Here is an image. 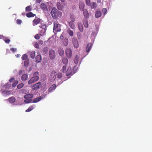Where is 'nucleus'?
Here are the masks:
<instances>
[{
  "mask_svg": "<svg viewBox=\"0 0 152 152\" xmlns=\"http://www.w3.org/2000/svg\"><path fill=\"white\" fill-rule=\"evenodd\" d=\"M40 22V19L37 17H35L33 21L32 24L34 26H36L39 24Z\"/></svg>",
  "mask_w": 152,
  "mask_h": 152,
  "instance_id": "nucleus-7",
  "label": "nucleus"
},
{
  "mask_svg": "<svg viewBox=\"0 0 152 152\" xmlns=\"http://www.w3.org/2000/svg\"><path fill=\"white\" fill-rule=\"evenodd\" d=\"M57 7L58 9L60 10H63L64 7L63 5H61L60 2H58L56 4Z\"/></svg>",
  "mask_w": 152,
  "mask_h": 152,
  "instance_id": "nucleus-16",
  "label": "nucleus"
},
{
  "mask_svg": "<svg viewBox=\"0 0 152 152\" xmlns=\"http://www.w3.org/2000/svg\"><path fill=\"white\" fill-rule=\"evenodd\" d=\"M56 75V72L54 71H53L50 75L51 78L52 80H53L55 79Z\"/></svg>",
  "mask_w": 152,
  "mask_h": 152,
  "instance_id": "nucleus-13",
  "label": "nucleus"
},
{
  "mask_svg": "<svg viewBox=\"0 0 152 152\" xmlns=\"http://www.w3.org/2000/svg\"><path fill=\"white\" fill-rule=\"evenodd\" d=\"M16 23L18 24H20L22 23V21L20 19H17L16 20Z\"/></svg>",
  "mask_w": 152,
  "mask_h": 152,
  "instance_id": "nucleus-52",
  "label": "nucleus"
},
{
  "mask_svg": "<svg viewBox=\"0 0 152 152\" xmlns=\"http://www.w3.org/2000/svg\"><path fill=\"white\" fill-rule=\"evenodd\" d=\"M83 11V14L85 17L86 18H88L89 17V14L88 10L86 9H85Z\"/></svg>",
  "mask_w": 152,
  "mask_h": 152,
  "instance_id": "nucleus-15",
  "label": "nucleus"
},
{
  "mask_svg": "<svg viewBox=\"0 0 152 152\" xmlns=\"http://www.w3.org/2000/svg\"><path fill=\"white\" fill-rule=\"evenodd\" d=\"M69 25L70 27L72 29H74L75 28V26L73 22H69Z\"/></svg>",
  "mask_w": 152,
  "mask_h": 152,
  "instance_id": "nucleus-29",
  "label": "nucleus"
},
{
  "mask_svg": "<svg viewBox=\"0 0 152 152\" xmlns=\"http://www.w3.org/2000/svg\"><path fill=\"white\" fill-rule=\"evenodd\" d=\"M60 0L62 2H64L66 1V0Z\"/></svg>",
  "mask_w": 152,
  "mask_h": 152,
  "instance_id": "nucleus-63",
  "label": "nucleus"
},
{
  "mask_svg": "<svg viewBox=\"0 0 152 152\" xmlns=\"http://www.w3.org/2000/svg\"><path fill=\"white\" fill-rule=\"evenodd\" d=\"M48 48L47 47H45L43 49L42 52L43 54H45L47 53L48 51Z\"/></svg>",
  "mask_w": 152,
  "mask_h": 152,
  "instance_id": "nucleus-38",
  "label": "nucleus"
},
{
  "mask_svg": "<svg viewBox=\"0 0 152 152\" xmlns=\"http://www.w3.org/2000/svg\"><path fill=\"white\" fill-rule=\"evenodd\" d=\"M103 13L104 15H105L107 12V9L106 8H104L102 10Z\"/></svg>",
  "mask_w": 152,
  "mask_h": 152,
  "instance_id": "nucleus-48",
  "label": "nucleus"
},
{
  "mask_svg": "<svg viewBox=\"0 0 152 152\" xmlns=\"http://www.w3.org/2000/svg\"><path fill=\"white\" fill-rule=\"evenodd\" d=\"M76 68H77V67H76V66H74V68H73L74 69H75Z\"/></svg>",
  "mask_w": 152,
  "mask_h": 152,
  "instance_id": "nucleus-64",
  "label": "nucleus"
},
{
  "mask_svg": "<svg viewBox=\"0 0 152 152\" xmlns=\"http://www.w3.org/2000/svg\"><path fill=\"white\" fill-rule=\"evenodd\" d=\"M44 36L43 34H37L34 36V38L37 39H39L41 36Z\"/></svg>",
  "mask_w": 152,
  "mask_h": 152,
  "instance_id": "nucleus-32",
  "label": "nucleus"
},
{
  "mask_svg": "<svg viewBox=\"0 0 152 152\" xmlns=\"http://www.w3.org/2000/svg\"><path fill=\"white\" fill-rule=\"evenodd\" d=\"M5 37L4 36L0 35V39H4Z\"/></svg>",
  "mask_w": 152,
  "mask_h": 152,
  "instance_id": "nucleus-58",
  "label": "nucleus"
},
{
  "mask_svg": "<svg viewBox=\"0 0 152 152\" xmlns=\"http://www.w3.org/2000/svg\"><path fill=\"white\" fill-rule=\"evenodd\" d=\"M58 52L61 56H62L64 53V51L62 48H60L58 50Z\"/></svg>",
  "mask_w": 152,
  "mask_h": 152,
  "instance_id": "nucleus-27",
  "label": "nucleus"
},
{
  "mask_svg": "<svg viewBox=\"0 0 152 152\" xmlns=\"http://www.w3.org/2000/svg\"><path fill=\"white\" fill-rule=\"evenodd\" d=\"M66 65H64L63 66L62 71L63 73L66 72Z\"/></svg>",
  "mask_w": 152,
  "mask_h": 152,
  "instance_id": "nucleus-41",
  "label": "nucleus"
},
{
  "mask_svg": "<svg viewBox=\"0 0 152 152\" xmlns=\"http://www.w3.org/2000/svg\"><path fill=\"white\" fill-rule=\"evenodd\" d=\"M24 86V84L23 83H21L18 84V85L17 87L18 89H20L22 88Z\"/></svg>",
  "mask_w": 152,
  "mask_h": 152,
  "instance_id": "nucleus-40",
  "label": "nucleus"
},
{
  "mask_svg": "<svg viewBox=\"0 0 152 152\" xmlns=\"http://www.w3.org/2000/svg\"><path fill=\"white\" fill-rule=\"evenodd\" d=\"M67 32L70 36L72 37L73 36V32L71 30L69 29L68 30Z\"/></svg>",
  "mask_w": 152,
  "mask_h": 152,
  "instance_id": "nucleus-39",
  "label": "nucleus"
},
{
  "mask_svg": "<svg viewBox=\"0 0 152 152\" xmlns=\"http://www.w3.org/2000/svg\"><path fill=\"white\" fill-rule=\"evenodd\" d=\"M49 57L51 59H54L56 56L55 53L54 51L53 50H50L49 52Z\"/></svg>",
  "mask_w": 152,
  "mask_h": 152,
  "instance_id": "nucleus-5",
  "label": "nucleus"
},
{
  "mask_svg": "<svg viewBox=\"0 0 152 152\" xmlns=\"http://www.w3.org/2000/svg\"><path fill=\"white\" fill-rule=\"evenodd\" d=\"M102 15V13L100 11H96L95 13V18H97L101 16Z\"/></svg>",
  "mask_w": 152,
  "mask_h": 152,
  "instance_id": "nucleus-20",
  "label": "nucleus"
},
{
  "mask_svg": "<svg viewBox=\"0 0 152 152\" xmlns=\"http://www.w3.org/2000/svg\"><path fill=\"white\" fill-rule=\"evenodd\" d=\"M36 62L37 63H39L42 60V57L40 55H37L36 57Z\"/></svg>",
  "mask_w": 152,
  "mask_h": 152,
  "instance_id": "nucleus-19",
  "label": "nucleus"
},
{
  "mask_svg": "<svg viewBox=\"0 0 152 152\" xmlns=\"http://www.w3.org/2000/svg\"><path fill=\"white\" fill-rule=\"evenodd\" d=\"M30 56L32 59L34 58L35 56V51H33L30 52Z\"/></svg>",
  "mask_w": 152,
  "mask_h": 152,
  "instance_id": "nucleus-30",
  "label": "nucleus"
},
{
  "mask_svg": "<svg viewBox=\"0 0 152 152\" xmlns=\"http://www.w3.org/2000/svg\"><path fill=\"white\" fill-rule=\"evenodd\" d=\"M20 93H25L26 92V90L25 89H22L20 90Z\"/></svg>",
  "mask_w": 152,
  "mask_h": 152,
  "instance_id": "nucleus-53",
  "label": "nucleus"
},
{
  "mask_svg": "<svg viewBox=\"0 0 152 152\" xmlns=\"http://www.w3.org/2000/svg\"><path fill=\"white\" fill-rule=\"evenodd\" d=\"M72 43L75 48H77L79 47L78 42L77 39H74L72 40Z\"/></svg>",
  "mask_w": 152,
  "mask_h": 152,
  "instance_id": "nucleus-9",
  "label": "nucleus"
},
{
  "mask_svg": "<svg viewBox=\"0 0 152 152\" xmlns=\"http://www.w3.org/2000/svg\"><path fill=\"white\" fill-rule=\"evenodd\" d=\"M66 56L69 58H71L72 56V52L70 48H67L65 51Z\"/></svg>",
  "mask_w": 152,
  "mask_h": 152,
  "instance_id": "nucleus-6",
  "label": "nucleus"
},
{
  "mask_svg": "<svg viewBox=\"0 0 152 152\" xmlns=\"http://www.w3.org/2000/svg\"><path fill=\"white\" fill-rule=\"evenodd\" d=\"M97 0V2L98 3H101V0Z\"/></svg>",
  "mask_w": 152,
  "mask_h": 152,
  "instance_id": "nucleus-62",
  "label": "nucleus"
},
{
  "mask_svg": "<svg viewBox=\"0 0 152 152\" xmlns=\"http://www.w3.org/2000/svg\"><path fill=\"white\" fill-rule=\"evenodd\" d=\"M28 75L26 74L23 75L21 77V79L23 81L26 80L28 78Z\"/></svg>",
  "mask_w": 152,
  "mask_h": 152,
  "instance_id": "nucleus-25",
  "label": "nucleus"
},
{
  "mask_svg": "<svg viewBox=\"0 0 152 152\" xmlns=\"http://www.w3.org/2000/svg\"><path fill=\"white\" fill-rule=\"evenodd\" d=\"M51 14L52 17L54 19H56L61 15V12L59 11L56 8H53L52 10Z\"/></svg>",
  "mask_w": 152,
  "mask_h": 152,
  "instance_id": "nucleus-1",
  "label": "nucleus"
},
{
  "mask_svg": "<svg viewBox=\"0 0 152 152\" xmlns=\"http://www.w3.org/2000/svg\"><path fill=\"white\" fill-rule=\"evenodd\" d=\"M56 86L55 84H53L49 88L48 91V92L51 93L52 92L53 90L56 88Z\"/></svg>",
  "mask_w": 152,
  "mask_h": 152,
  "instance_id": "nucleus-12",
  "label": "nucleus"
},
{
  "mask_svg": "<svg viewBox=\"0 0 152 152\" xmlns=\"http://www.w3.org/2000/svg\"><path fill=\"white\" fill-rule=\"evenodd\" d=\"M24 102L26 103H29L31 102V100L28 99L25 100L24 101Z\"/></svg>",
  "mask_w": 152,
  "mask_h": 152,
  "instance_id": "nucleus-50",
  "label": "nucleus"
},
{
  "mask_svg": "<svg viewBox=\"0 0 152 152\" xmlns=\"http://www.w3.org/2000/svg\"><path fill=\"white\" fill-rule=\"evenodd\" d=\"M15 80V79L14 78H11L9 80V81L10 83H12Z\"/></svg>",
  "mask_w": 152,
  "mask_h": 152,
  "instance_id": "nucleus-56",
  "label": "nucleus"
},
{
  "mask_svg": "<svg viewBox=\"0 0 152 152\" xmlns=\"http://www.w3.org/2000/svg\"><path fill=\"white\" fill-rule=\"evenodd\" d=\"M38 43L39 44H43V42L42 40H40L39 41Z\"/></svg>",
  "mask_w": 152,
  "mask_h": 152,
  "instance_id": "nucleus-57",
  "label": "nucleus"
},
{
  "mask_svg": "<svg viewBox=\"0 0 152 152\" xmlns=\"http://www.w3.org/2000/svg\"><path fill=\"white\" fill-rule=\"evenodd\" d=\"M10 50L13 52H15L17 50L16 48H11Z\"/></svg>",
  "mask_w": 152,
  "mask_h": 152,
  "instance_id": "nucleus-51",
  "label": "nucleus"
},
{
  "mask_svg": "<svg viewBox=\"0 0 152 152\" xmlns=\"http://www.w3.org/2000/svg\"><path fill=\"white\" fill-rule=\"evenodd\" d=\"M23 71L22 70H20L19 72V74L20 75L21 74L23 73Z\"/></svg>",
  "mask_w": 152,
  "mask_h": 152,
  "instance_id": "nucleus-60",
  "label": "nucleus"
},
{
  "mask_svg": "<svg viewBox=\"0 0 152 152\" xmlns=\"http://www.w3.org/2000/svg\"><path fill=\"white\" fill-rule=\"evenodd\" d=\"M78 26L80 31L83 32V28L82 24L81 23H78Z\"/></svg>",
  "mask_w": 152,
  "mask_h": 152,
  "instance_id": "nucleus-17",
  "label": "nucleus"
},
{
  "mask_svg": "<svg viewBox=\"0 0 152 152\" xmlns=\"http://www.w3.org/2000/svg\"><path fill=\"white\" fill-rule=\"evenodd\" d=\"M86 3L87 5L90 6L91 5V1L90 0H86Z\"/></svg>",
  "mask_w": 152,
  "mask_h": 152,
  "instance_id": "nucleus-45",
  "label": "nucleus"
},
{
  "mask_svg": "<svg viewBox=\"0 0 152 152\" xmlns=\"http://www.w3.org/2000/svg\"><path fill=\"white\" fill-rule=\"evenodd\" d=\"M90 6H91V8L92 9H94L96 8L97 4L96 2H93L92 3V4L91 5V4Z\"/></svg>",
  "mask_w": 152,
  "mask_h": 152,
  "instance_id": "nucleus-28",
  "label": "nucleus"
},
{
  "mask_svg": "<svg viewBox=\"0 0 152 152\" xmlns=\"http://www.w3.org/2000/svg\"><path fill=\"white\" fill-rule=\"evenodd\" d=\"M60 39L61 40H63V39L64 40V37L62 35H61L60 37Z\"/></svg>",
  "mask_w": 152,
  "mask_h": 152,
  "instance_id": "nucleus-59",
  "label": "nucleus"
},
{
  "mask_svg": "<svg viewBox=\"0 0 152 152\" xmlns=\"http://www.w3.org/2000/svg\"><path fill=\"white\" fill-rule=\"evenodd\" d=\"M11 86V84L7 83L4 85V87L6 88H9Z\"/></svg>",
  "mask_w": 152,
  "mask_h": 152,
  "instance_id": "nucleus-42",
  "label": "nucleus"
},
{
  "mask_svg": "<svg viewBox=\"0 0 152 152\" xmlns=\"http://www.w3.org/2000/svg\"><path fill=\"white\" fill-rule=\"evenodd\" d=\"M61 26L57 21L54 22V27L53 30L56 32H59L61 30Z\"/></svg>",
  "mask_w": 152,
  "mask_h": 152,
  "instance_id": "nucleus-3",
  "label": "nucleus"
},
{
  "mask_svg": "<svg viewBox=\"0 0 152 152\" xmlns=\"http://www.w3.org/2000/svg\"><path fill=\"white\" fill-rule=\"evenodd\" d=\"M7 100L11 103H14L16 100L14 96H12L9 98Z\"/></svg>",
  "mask_w": 152,
  "mask_h": 152,
  "instance_id": "nucleus-18",
  "label": "nucleus"
},
{
  "mask_svg": "<svg viewBox=\"0 0 152 152\" xmlns=\"http://www.w3.org/2000/svg\"><path fill=\"white\" fill-rule=\"evenodd\" d=\"M33 97V94H28L25 95L24 96V98L25 99H31Z\"/></svg>",
  "mask_w": 152,
  "mask_h": 152,
  "instance_id": "nucleus-21",
  "label": "nucleus"
},
{
  "mask_svg": "<svg viewBox=\"0 0 152 152\" xmlns=\"http://www.w3.org/2000/svg\"><path fill=\"white\" fill-rule=\"evenodd\" d=\"M62 61L63 63L66 65L68 63V59L65 58H62Z\"/></svg>",
  "mask_w": 152,
  "mask_h": 152,
  "instance_id": "nucleus-33",
  "label": "nucleus"
},
{
  "mask_svg": "<svg viewBox=\"0 0 152 152\" xmlns=\"http://www.w3.org/2000/svg\"><path fill=\"white\" fill-rule=\"evenodd\" d=\"M26 16L28 18L33 17L35 16L36 15L33 14V13L31 12H30L26 14Z\"/></svg>",
  "mask_w": 152,
  "mask_h": 152,
  "instance_id": "nucleus-23",
  "label": "nucleus"
},
{
  "mask_svg": "<svg viewBox=\"0 0 152 152\" xmlns=\"http://www.w3.org/2000/svg\"><path fill=\"white\" fill-rule=\"evenodd\" d=\"M93 46V44L91 43H89L88 44L87 47L86 48V52L88 53L89 52L91 48Z\"/></svg>",
  "mask_w": 152,
  "mask_h": 152,
  "instance_id": "nucleus-10",
  "label": "nucleus"
},
{
  "mask_svg": "<svg viewBox=\"0 0 152 152\" xmlns=\"http://www.w3.org/2000/svg\"><path fill=\"white\" fill-rule=\"evenodd\" d=\"M57 77L59 78H61L62 77V74L61 73L58 74L57 75Z\"/></svg>",
  "mask_w": 152,
  "mask_h": 152,
  "instance_id": "nucleus-55",
  "label": "nucleus"
},
{
  "mask_svg": "<svg viewBox=\"0 0 152 152\" xmlns=\"http://www.w3.org/2000/svg\"><path fill=\"white\" fill-rule=\"evenodd\" d=\"M35 107V106L34 105H32L30 107L28 108L26 110V112H28L31 111Z\"/></svg>",
  "mask_w": 152,
  "mask_h": 152,
  "instance_id": "nucleus-31",
  "label": "nucleus"
},
{
  "mask_svg": "<svg viewBox=\"0 0 152 152\" xmlns=\"http://www.w3.org/2000/svg\"><path fill=\"white\" fill-rule=\"evenodd\" d=\"M85 4L83 2H80L79 3V7L80 10L83 11L84 9Z\"/></svg>",
  "mask_w": 152,
  "mask_h": 152,
  "instance_id": "nucleus-14",
  "label": "nucleus"
},
{
  "mask_svg": "<svg viewBox=\"0 0 152 152\" xmlns=\"http://www.w3.org/2000/svg\"><path fill=\"white\" fill-rule=\"evenodd\" d=\"M70 19H71V21L70 22H73L75 21V19L72 16H71L70 17Z\"/></svg>",
  "mask_w": 152,
  "mask_h": 152,
  "instance_id": "nucleus-54",
  "label": "nucleus"
},
{
  "mask_svg": "<svg viewBox=\"0 0 152 152\" xmlns=\"http://www.w3.org/2000/svg\"><path fill=\"white\" fill-rule=\"evenodd\" d=\"M79 56L77 55H76L75 57V59L74 60V62L75 64L78 63V62Z\"/></svg>",
  "mask_w": 152,
  "mask_h": 152,
  "instance_id": "nucleus-35",
  "label": "nucleus"
},
{
  "mask_svg": "<svg viewBox=\"0 0 152 152\" xmlns=\"http://www.w3.org/2000/svg\"><path fill=\"white\" fill-rule=\"evenodd\" d=\"M18 83L17 80H15L14 82L12 84V86L13 87H15Z\"/></svg>",
  "mask_w": 152,
  "mask_h": 152,
  "instance_id": "nucleus-44",
  "label": "nucleus"
},
{
  "mask_svg": "<svg viewBox=\"0 0 152 152\" xmlns=\"http://www.w3.org/2000/svg\"><path fill=\"white\" fill-rule=\"evenodd\" d=\"M42 86V83L41 82H38L33 85L31 86L32 89L34 90H38Z\"/></svg>",
  "mask_w": 152,
  "mask_h": 152,
  "instance_id": "nucleus-4",
  "label": "nucleus"
},
{
  "mask_svg": "<svg viewBox=\"0 0 152 152\" xmlns=\"http://www.w3.org/2000/svg\"><path fill=\"white\" fill-rule=\"evenodd\" d=\"M41 96H39L34 99L33 100V103H36L42 99Z\"/></svg>",
  "mask_w": 152,
  "mask_h": 152,
  "instance_id": "nucleus-24",
  "label": "nucleus"
},
{
  "mask_svg": "<svg viewBox=\"0 0 152 152\" xmlns=\"http://www.w3.org/2000/svg\"><path fill=\"white\" fill-rule=\"evenodd\" d=\"M83 23L84 27L86 28H88V20L86 19L84 20Z\"/></svg>",
  "mask_w": 152,
  "mask_h": 152,
  "instance_id": "nucleus-22",
  "label": "nucleus"
},
{
  "mask_svg": "<svg viewBox=\"0 0 152 152\" xmlns=\"http://www.w3.org/2000/svg\"><path fill=\"white\" fill-rule=\"evenodd\" d=\"M48 3H42L41 4V7L43 10L47 11L48 10V9L47 7V4H48Z\"/></svg>",
  "mask_w": 152,
  "mask_h": 152,
  "instance_id": "nucleus-11",
  "label": "nucleus"
},
{
  "mask_svg": "<svg viewBox=\"0 0 152 152\" xmlns=\"http://www.w3.org/2000/svg\"><path fill=\"white\" fill-rule=\"evenodd\" d=\"M22 59L25 61L28 59V56L26 54H23L22 56Z\"/></svg>",
  "mask_w": 152,
  "mask_h": 152,
  "instance_id": "nucleus-37",
  "label": "nucleus"
},
{
  "mask_svg": "<svg viewBox=\"0 0 152 152\" xmlns=\"http://www.w3.org/2000/svg\"><path fill=\"white\" fill-rule=\"evenodd\" d=\"M5 92L6 94L7 95H9L11 94V92L9 91H3L2 93Z\"/></svg>",
  "mask_w": 152,
  "mask_h": 152,
  "instance_id": "nucleus-43",
  "label": "nucleus"
},
{
  "mask_svg": "<svg viewBox=\"0 0 152 152\" xmlns=\"http://www.w3.org/2000/svg\"><path fill=\"white\" fill-rule=\"evenodd\" d=\"M42 0H37V2L38 3H40L41 1Z\"/></svg>",
  "mask_w": 152,
  "mask_h": 152,
  "instance_id": "nucleus-61",
  "label": "nucleus"
},
{
  "mask_svg": "<svg viewBox=\"0 0 152 152\" xmlns=\"http://www.w3.org/2000/svg\"><path fill=\"white\" fill-rule=\"evenodd\" d=\"M73 74L72 70L71 68L69 67H68L66 72V75L67 76L72 75Z\"/></svg>",
  "mask_w": 152,
  "mask_h": 152,
  "instance_id": "nucleus-8",
  "label": "nucleus"
},
{
  "mask_svg": "<svg viewBox=\"0 0 152 152\" xmlns=\"http://www.w3.org/2000/svg\"><path fill=\"white\" fill-rule=\"evenodd\" d=\"M34 46L35 48L37 49H38L39 48V45L37 42H36L34 43Z\"/></svg>",
  "mask_w": 152,
  "mask_h": 152,
  "instance_id": "nucleus-46",
  "label": "nucleus"
},
{
  "mask_svg": "<svg viewBox=\"0 0 152 152\" xmlns=\"http://www.w3.org/2000/svg\"><path fill=\"white\" fill-rule=\"evenodd\" d=\"M4 40L5 43L9 44L10 42V40L9 39H4Z\"/></svg>",
  "mask_w": 152,
  "mask_h": 152,
  "instance_id": "nucleus-49",
  "label": "nucleus"
},
{
  "mask_svg": "<svg viewBox=\"0 0 152 152\" xmlns=\"http://www.w3.org/2000/svg\"><path fill=\"white\" fill-rule=\"evenodd\" d=\"M32 10L31 6H28L26 8V12H29Z\"/></svg>",
  "mask_w": 152,
  "mask_h": 152,
  "instance_id": "nucleus-34",
  "label": "nucleus"
},
{
  "mask_svg": "<svg viewBox=\"0 0 152 152\" xmlns=\"http://www.w3.org/2000/svg\"><path fill=\"white\" fill-rule=\"evenodd\" d=\"M29 63V59L25 60L24 63V66L26 67L27 66H28Z\"/></svg>",
  "mask_w": 152,
  "mask_h": 152,
  "instance_id": "nucleus-36",
  "label": "nucleus"
},
{
  "mask_svg": "<svg viewBox=\"0 0 152 152\" xmlns=\"http://www.w3.org/2000/svg\"><path fill=\"white\" fill-rule=\"evenodd\" d=\"M39 73L36 72L33 73V77H31L28 81V83L31 84L39 80Z\"/></svg>",
  "mask_w": 152,
  "mask_h": 152,
  "instance_id": "nucleus-2",
  "label": "nucleus"
},
{
  "mask_svg": "<svg viewBox=\"0 0 152 152\" xmlns=\"http://www.w3.org/2000/svg\"><path fill=\"white\" fill-rule=\"evenodd\" d=\"M68 43V40L66 38H65L64 39L63 41V45L65 46H67Z\"/></svg>",
  "mask_w": 152,
  "mask_h": 152,
  "instance_id": "nucleus-26",
  "label": "nucleus"
},
{
  "mask_svg": "<svg viewBox=\"0 0 152 152\" xmlns=\"http://www.w3.org/2000/svg\"><path fill=\"white\" fill-rule=\"evenodd\" d=\"M45 29L42 28V29L41 30V31L40 32V34H43L44 35V33H45Z\"/></svg>",
  "mask_w": 152,
  "mask_h": 152,
  "instance_id": "nucleus-47",
  "label": "nucleus"
}]
</instances>
